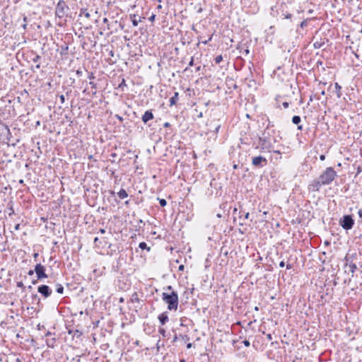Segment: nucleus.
<instances>
[{
  "instance_id": "obj_1",
  "label": "nucleus",
  "mask_w": 362,
  "mask_h": 362,
  "mask_svg": "<svg viewBox=\"0 0 362 362\" xmlns=\"http://www.w3.org/2000/svg\"><path fill=\"white\" fill-rule=\"evenodd\" d=\"M168 290L171 291L170 293H163L162 299L168 305V309L170 310H176L178 305V295L176 291L172 290V286H168Z\"/></svg>"
},
{
  "instance_id": "obj_2",
  "label": "nucleus",
  "mask_w": 362,
  "mask_h": 362,
  "mask_svg": "<svg viewBox=\"0 0 362 362\" xmlns=\"http://www.w3.org/2000/svg\"><path fill=\"white\" fill-rule=\"evenodd\" d=\"M337 176V172L332 167L327 168L318 177L320 179V182L324 185H330L332 181Z\"/></svg>"
},
{
  "instance_id": "obj_3",
  "label": "nucleus",
  "mask_w": 362,
  "mask_h": 362,
  "mask_svg": "<svg viewBox=\"0 0 362 362\" xmlns=\"http://www.w3.org/2000/svg\"><path fill=\"white\" fill-rule=\"evenodd\" d=\"M69 11V6L66 5L64 0H59L57 4L55 9V15L59 18H63L66 16V13Z\"/></svg>"
},
{
  "instance_id": "obj_4",
  "label": "nucleus",
  "mask_w": 362,
  "mask_h": 362,
  "mask_svg": "<svg viewBox=\"0 0 362 362\" xmlns=\"http://www.w3.org/2000/svg\"><path fill=\"white\" fill-rule=\"evenodd\" d=\"M339 225L346 230H351L354 225L351 215H344L339 220Z\"/></svg>"
},
{
  "instance_id": "obj_5",
  "label": "nucleus",
  "mask_w": 362,
  "mask_h": 362,
  "mask_svg": "<svg viewBox=\"0 0 362 362\" xmlns=\"http://www.w3.org/2000/svg\"><path fill=\"white\" fill-rule=\"evenodd\" d=\"M259 144L263 151L271 152L272 151V144L267 136H262L259 139Z\"/></svg>"
},
{
  "instance_id": "obj_6",
  "label": "nucleus",
  "mask_w": 362,
  "mask_h": 362,
  "mask_svg": "<svg viewBox=\"0 0 362 362\" xmlns=\"http://www.w3.org/2000/svg\"><path fill=\"white\" fill-rule=\"evenodd\" d=\"M324 185L320 182V179L318 177L317 179L313 180L308 187L309 192H319L321 187Z\"/></svg>"
},
{
  "instance_id": "obj_7",
  "label": "nucleus",
  "mask_w": 362,
  "mask_h": 362,
  "mask_svg": "<svg viewBox=\"0 0 362 362\" xmlns=\"http://www.w3.org/2000/svg\"><path fill=\"white\" fill-rule=\"evenodd\" d=\"M34 271L37 275V279L39 280L47 277V275L45 273V268L41 264H37L35 267Z\"/></svg>"
},
{
  "instance_id": "obj_8",
  "label": "nucleus",
  "mask_w": 362,
  "mask_h": 362,
  "mask_svg": "<svg viewBox=\"0 0 362 362\" xmlns=\"http://www.w3.org/2000/svg\"><path fill=\"white\" fill-rule=\"evenodd\" d=\"M252 163L256 167H263L267 164V160L261 156L252 158Z\"/></svg>"
},
{
  "instance_id": "obj_9",
  "label": "nucleus",
  "mask_w": 362,
  "mask_h": 362,
  "mask_svg": "<svg viewBox=\"0 0 362 362\" xmlns=\"http://www.w3.org/2000/svg\"><path fill=\"white\" fill-rule=\"evenodd\" d=\"M37 291L44 298L49 297L52 293V289L47 285H41V286H38Z\"/></svg>"
},
{
  "instance_id": "obj_10",
  "label": "nucleus",
  "mask_w": 362,
  "mask_h": 362,
  "mask_svg": "<svg viewBox=\"0 0 362 362\" xmlns=\"http://www.w3.org/2000/svg\"><path fill=\"white\" fill-rule=\"evenodd\" d=\"M153 119V114L152 112V110L146 111L142 116V121L145 124Z\"/></svg>"
},
{
  "instance_id": "obj_11",
  "label": "nucleus",
  "mask_w": 362,
  "mask_h": 362,
  "mask_svg": "<svg viewBox=\"0 0 362 362\" xmlns=\"http://www.w3.org/2000/svg\"><path fill=\"white\" fill-rule=\"evenodd\" d=\"M158 320L162 325H164L169 320L168 313L164 312L158 315Z\"/></svg>"
},
{
  "instance_id": "obj_12",
  "label": "nucleus",
  "mask_w": 362,
  "mask_h": 362,
  "mask_svg": "<svg viewBox=\"0 0 362 362\" xmlns=\"http://www.w3.org/2000/svg\"><path fill=\"white\" fill-rule=\"evenodd\" d=\"M179 93L177 92L174 93V95L170 98V106H173L177 103L178 100Z\"/></svg>"
},
{
  "instance_id": "obj_13",
  "label": "nucleus",
  "mask_w": 362,
  "mask_h": 362,
  "mask_svg": "<svg viewBox=\"0 0 362 362\" xmlns=\"http://www.w3.org/2000/svg\"><path fill=\"white\" fill-rule=\"evenodd\" d=\"M117 196L119 197V199H125V198H127L128 197V194H127V191L124 189H121L117 192Z\"/></svg>"
},
{
  "instance_id": "obj_14",
  "label": "nucleus",
  "mask_w": 362,
  "mask_h": 362,
  "mask_svg": "<svg viewBox=\"0 0 362 362\" xmlns=\"http://www.w3.org/2000/svg\"><path fill=\"white\" fill-rule=\"evenodd\" d=\"M334 88H335V92H336V95H337V98H340L342 95L341 92V86L338 83H335Z\"/></svg>"
},
{
  "instance_id": "obj_15",
  "label": "nucleus",
  "mask_w": 362,
  "mask_h": 362,
  "mask_svg": "<svg viewBox=\"0 0 362 362\" xmlns=\"http://www.w3.org/2000/svg\"><path fill=\"white\" fill-rule=\"evenodd\" d=\"M55 343H56V339L54 337L51 338V339H47L46 340V344H47V346L50 347V348H54L55 346Z\"/></svg>"
},
{
  "instance_id": "obj_16",
  "label": "nucleus",
  "mask_w": 362,
  "mask_h": 362,
  "mask_svg": "<svg viewBox=\"0 0 362 362\" xmlns=\"http://www.w3.org/2000/svg\"><path fill=\"white\" fill-rule=\"evenodd\" d=\"M136 16H137L135 15V14H134L132 16H131V18H132V25L134 27H136L138 25L139 22L141 21V18L139 17V19H137Z\"/></svg>"
},
{
  "instance_id": "obj_17",
  "label": "nucleus",
  "mask_w": 362,
  "mask_h": 362,
  "mask_svg": "<svg viewBox=\"0 0 362 362\" xmlns=\"http://www.w3.org/2000/svg\"><path fill=\"white\" fill-rule=\"evenodd\" d=\"M130 300L132 303H140V299H139V296L136 292H134L132 295Z\"/></svg>"
},
{
  "instance_id": "obj_18",
  "label": "nucleus",
  "mask_w": 362,
  "mask_h": 362,
  "mask_svg": "<svg viewBox=\"0 0 362 362\" xmlns=\"http://www.w3.org/2000/svg\"><path fill=\"white\" fill-rule=\"evenodd\" d=\"M80 16H84L86 18H89L90 15L88 11L87 8H81L80 11Z\"/></svg>"
},
{
  "instance_id": "obj_19",
  "label": "nucleus",
  "mask_w": 362,
  "mask_h": 362,
  "mask_svg": "<svg viewBox=\"0 0 362 362\" xmlns=\"http://www.w3.org/2000/svg\"><path fill=\"white\" fill-rule=\"evenodd\" d=\"M139 247L141 250H147L148 251H150L151 248L147 246V244L145 242H141L139 245Z\"/></svg>"
},
{
  "instance_id": "obj_20",
  "label": "nucleus",
  "mask_w": 362,
  "mask_h": 362,
  "mask_svg": "<svg viewBox=\"0 0 362 362\" xmlns=\"http://www.w3.org/2000/svg\"><path fill=\"white\" fill-rule=\"evenodd\" d=\"M301 121V118L300 116L295 115L292 118V122L295 124H298Z\"/></svg>"
},
{
  "instance_id": "obj_21",
  "label": "nucleus",
  "mask_w": 362,
  "mask_h": 362,
  "mask_svg": "<svg viewBox=\"0 0 362 362\" xmlns=\"http://www.w3.org/2000/svg\"><path fill=\"white\" fill-rule=\"evenodd\" d=\"M56 291H57L58 293L62 294V293H63V292H64V287L62 286V285H61V284H57V285Z\"/></svg>"
},
{
  "instance_id": "obj_22",
  "label": "nucleus",
  "mask_w": 362,
  "mask_h": 362,
  "mask_svg": "<svg viewBox=\"0 0 362 362\" xmlns=\"http://www.w3.org/2000/svg\"><path fill=\"white\" fill-rule=\"evenodd\" d=\"M350 272L353 274L357 269V267L355 264L351 263L349 265Z\"/></svg>"
},
{
  "instance_id": "obj_23",
  "label": "nucleus",
  "mask_w": 362,
  "mask_h": 362,
  "mask_svg": "<svg viewBox=\"0 0 362 362\" xmlns=\"http://www.w3.org/2000/svg\"><path fill=\"white\" fill-rule=\"evenodd\" d=\"M222 60H223L222 55H218L214 59L216 64H219Z\"/></svg>"
},
{
  "instance_id": "obj_24",
  "label": "nucleus",
  "mask_w": 362,
  "mask_h": 362,
  "mask_svg": "<svg viewBox=\"0 0 362 362\" xmlns=\"http://www.w3.org/2000/svg\"><path fill=\"white\" fill-rule=\"evenodd\" d=\"M240 53L246 56L250 53V49L248 47H247L245 49H243L242 50L240 51Z\"/></svg>"
},
{
  "instance_id": "obj_25",
  "label": "nucleus",
  "mask_w": 362,
  "mask_h": 362,
  "mask_svg": "<svg viewBox=\"0 0 362 362\" xmlns=\"http://www.w3.org/2000/svg\"><path fill=\"white\" fill-rule=\"evenodd\" d=\"M159 204L161 206H165L167 204V202L165 199H158Z\"/></svg>"
},
{
  "instance_id": "obj_26",
  "label": "nucleus",
  "mask_w": 362,
  "mask_h": 362,
  "mask_svg": "<svg viewBox=\"0 0 362 362\" xmlns=\"http://www.w3.org/2000/svg\"><path fill=\"white\" fill-rule=\"evenodd\" d=\"M158 332H159L160 334H161L163 337H165L166 331L164 328L160 327L158 329Z\"/></svg>"
},
{
  "instance_id": "obj_27",
  "label": "nucleus",
  "mask_w": 362,
  "mask_h": 362,
  "mask_svg": "<svg viewBox=\"0 0 362 362\" xmlns=\"http://www.w3.org/2000/svg\"><path fill=\"white\" fill-rule=\"evenodd\" d=\"M17 286H18V288H22L23 290H24V289H25V286H24V284H23V283L22 281H18V282H17Z\"/></svg>"
},
{
  "instance_id": "obj_28",
  "label": "nucleus",
  "mask_w": 362,
  "mask_h": 362,
  "mask_svg": "<svg viewBox=\"0 0 362 362\" xmlns=\"http://www.w3.org/2000/svg\"><path fill=\"white\" fill-rule=\"evenodd\" d=\"M307 25H308L307 20H304L303 21L301 22L300 26V28H303L304 27L307 26Z\"/></svg>"
},
{
  "instance_id": "obj_29",
  "label": "nucleus",
  "mask_w": 362,
  "mask_h": 362,
  "mask_svg": "<svg viewBox=\"0 0 362 362\" xmlns=\"http://www.w3.org/2000/svg\"><path fill=\"white\" fill-rule=\"evenodd\" d=\"M59 98L61 103L64 104V102H65V97H64V95H59Z\"/></svg>"
},
{
  "instance_id": "obj_30",
  "label": "nucleus",
  "mask_w": 362,
  "mask_h": 362,
  "mask_svg": "<svg viewBox=\"0 0 362 362\" xmlns=\"http://www.w3.org/2000/svg\"><path fill=\"white\" fill-rule=\"evenodd\" d=\"M282 106H283V107H284V109H286V108H288V107H289V103H288V102H284V103H282Z\"/></svg>"
},
{
  "instance_id": "obj_31",
  "label": "nucleus",
  "mask_w": 362,
  "mask_h": 362,
  "mask_svg": "<svg viewBox=\"0 0 362 362\" xmlns=\"http://www.w3.org/2000/svg\"><path fill=\"white\" fill-rule=\"evenodd\" d=\"M123 86H127L126 85V83H125V80L124 78H122V82L120 83V84L119 85V88H122Z\"/></svg>"
},
{
  "instance_id": "obj_32",
  "label": "nucleus",
  "mask_w": 362,
  "mask_h": 362,
  "mask_svg": "<svg viewBox=\"0 0 362 362\" xmlns=\"http://www.w3.org/2000/svg\"><path fill=\"white\" fill-rule=\"evenodd\" d=\"M40 59V57L39 55H36L33 59V62H38V60Z\"/></svg>"
},
{
  "instance_id": "obj_33",
  "label": "nucleus",
  "mask_w": 362,
  "mask_h": 362,
  "mask_svg": "<svg viewBox=\"0 0 362 362\" xmlns=\"http://www.w3.org/2000/svg\"><path fill=\"white\" fill-rule=\"evenodd\" d=\"M243 344L247 347L250 346V341L248 340H246V339L243 341Z\"/></svg>"
},
{
  "instance_id": "obj_34",
  "label": "nucleus",
  "mask_w": 362,
  "mask_h": 362,
  "mask_svg": "<svg viewBox=\"0 0 362 362\" xmlns=\"http://www.w3.org/2000/svg\"><path fill=\"white\" fill-rule=\"evenodd\" d=\"M155 18H156V15L155 14H153L150 16V18H148V20L151 21V22H153L154 20H155Z\"/></svg>"
},
{
  "instance_id": "obj_35",
  "label": "nucleus",
  "mask_w": 362,
  "mask_h": 362,
  "mask_svg": "<svg viewBox=\"0 0 362 362\" xmlns=\"http://www.w3.org/2000/svg\"><path fill=\"white\" fill-rule=\"evenodd\" d=\"M220 127H221V125H220V124H217V125L216 126V127H215V131H214V132H215L216 133H218V130H219Z\"/></svg>"
},
{
  "instance_id": "obj_36",
  "label": "nucleus",
  "mask_w": 362,
  "mask_h": 362,
  "mask_svg": "<svg viewBox=\"0 0 362 362\" xmlns=\"http://www.w3.org/2000/svg\"><path fill=\"white\" fill-rule=\"evenodd\" d=\"M194 65V58L192 57L190 62H189V66H192Z\"/></svg>"
},
{
  "instance_id": "obj_37",
  "label": "nucleus",
  "mask_w": 362,
  "mask_h": 362,
  "mask_svg": "<svg viewBox=\"0 0 362 362\" xmlns=\"http://www.w3.org/2000/svg\"><path fill=\"white\" fill-rule=\"evenodd\" d=\"M89 84L91 86L92 88H96V83H95L94 82L90 81Z\"/></svg>"
},
{
  "instance_id": "obj_38",
  "label": "nucleus",
  "mask_w": 362,
  "mask_h": 362,
  "mask_svg": "<svg viewBox=\"0 0 362 362\" xmlns=\"http://www.w3.org/2000/svg\"><path fill=\"white\" fill-rule=\"evenodd\" d=\"M267 339H268V340H269V341H270V340H272V334H267Z\"/></svg>"
},
{
  "instance_id": "obj_39",
  "label": "nucleus",
  "mask_w": 362,
  "mask_h": 362,
  "mask_svg": "<svg viewBox=\"0 0 362 362\" xmlns=\"http://www.w3.org/2000/svg\"><path fill=\"white\" fill-rule=\"evenodd\" d=\"M20 227H21V226H20V224H19V223H18V224H16V225L15 226L14 229H15L16 230H18L20 229Z\"/></svg>"
},
{
  "instance_id": "obj_40",
  "label": "nucleus",
  "mask_w": 362,
  "mask_h": 362,
  "mask_svg": "<svg viewBox=\"0 0 362 362\" xmlns=\"http://www.w3.org/2000/svg\"><path fill=\"white\" fill-rule=\"evenodd\" d=\"M184 268H185V266H184L183 264H181V265H180V266H179L178 269H179L180 271H183V270H184Z\"/></svg>"
},
{
  "instance_id": "obj_41",
  "label": "nucleus",
  "mask_w": 362,
  "mask_h": 362,
  "mask_svg": "<svg viewBox=\"0 0 362 362\" xmlns=\"http://www.w3.org/2000/svg\"><path fill=\"white\" fill-rule=\"evenodd\" d=\"M358 214L360 218H362V209L358 210Z\"/></svg>"
},
{
  "instance_id": "obj_42",
  "label": "nucleus",
  "mask_w": 362,
  "mask_h": 362,
  "mask_svg": "<svg viewBox=\"0 0 362 362\" xmlns=\"http://www.w3.org/2000/svg\"><path fill=\"white\" fill-rule=\"evenodd\" d=\"M249 216H250V213L249 212H246L245 214H244V217L245 218L247 219L249 218Z\"/></svg>"
},
{
  "instance_id": "obj_43",
  "label": "nucleus",
  "mask_w": 362,
  "mask_h": 362,
  "mask_svg": "<svg viewBox=\"0 0 362 362\" xmlns=\"http://www.w3.org/2000/svg\"><path fill=\"white\" fill-rule=\"evenodd\" d=\"M170 126V124L169 122H165L163 124L164 127H169Z\"/></svg>"
},
{
  "instance_id": "obj_44",
  "label": "nucleus",
  "mask_w": 362,
  "mask_h": 362,
  "mask_svg": "<svg viewBox=\"0 0 362 362\" xmlns=\"http://www.w3.org/2000/svg\"><path fill=\"white\" fill-rule=\"evenodd\" d=\"M34 272H35V271H33V270H30V271L28 272V274L29 276H33V274H34Z\"/></svg>"
},
{
  "instance_id": "obj_45",
  "label": "nucleus",
  "mask_w": 362,
  "mask_h": 362,
  "mask_svg": "<svg viewBox=\"0 0 362 362\" xmlns=\"http://www.w3.org/2000/svg\"><path fill=\"white\" fill-rule=\"evenodd\" d=\"M279 266L281 267H284L285 266V262L284 261H281L280 263H279Z\"/></svg>"
},
{
  "instance_id": "obj_46",
  "label": "nucleus",
  "mask_w": 362,
  "mask_h": 362,
  "mask_svg": "<svg viewBox=\"0 0 362 362\" xmlns=\"http://www.w3.org/2000/svg\"><path fill=\"white\" fill-rule=\"evenodd\" d=\"M99 232L101 233V234H104L105 233V230L104 228H100Z\"/></svg>"
},
{
  "instance_id": "obj_47",
  "label": "nucleus",
  "mask_w": 362,
  "mask_h": 362,
  "mask_svg": "<svg viewBox=\"0 0 362 362\" xmlns=\"http://www.w3.org/2000/svg\"><path fill=\"white\" fill-rule=\"evenodd\" d=\"M5 129L7 130L8 134L11 135L10 129L8 126L5 125Z\"/></svg>"
},
{
  "instance_id": "obj_48",
  "label": "nucleus",
  "mask_w": 362,
  "mask_h": 362,
  "mask_svg": "<svg viewBox=\"0 0 362 362\" xmlns=\"http://www.w3.org/2000/svg\"><path fill=\"white\" fill-rule=\"evenodd\" d=\"M320 159L321 160H324L325 159V155H321V156H320Z\"/></svg>"
},
{
  "instance_id": "obj_49",
  "label": "nucleus",
  "mask_w": 362,
  "mask_h": 362,
  "mask_svg": "<svg viewBox=\"0 0 362 362\" xmlns=\"http://www.w3.org/2000/svg\"><path fill=\"white\" fill-rule=\"evenodd\" d=\"M291 268H292L291 264H286V269H291Z\"/></svg>"
},
{
  "instance_id": "obj_50",
  "label": "nucleus",
  "mask_w": 362,
  "mask_h": 362,
  "mask_svg": "<svg viewBox=\"0 0 362 362\" xmlns=\"http://www.w3.org/2000/svg\"><path fill=\"white\" fill-rule=\"evenodd\" d=\"M192 343H188V344H187V349H190V348L192 347Z\"/></svg>"
},
{
  "instance_id": "obj_51",
  "label": "nucleus",
  "mask_w": 362,
  "mask_h": 362,
  "mask_svg": "<svg viewBox=\"0 0 362 362\" xmlns=\"http://www.w3.org/2000/svg\"><path fill=\"white\" fill-rule=\"evenodd\" d=\"M103 21L104 23H107L108 22V20H107V18H104Z\"/></svg>"
},
{
  "instance_id": "obj_52",
  "label": "nucleus",
  "mask_w": 362,
  "mask_h": 362,
  "mask_svg": "<svg viewBox=\"0 0 362 362\" xmlns=\"http://www.w3.org/2000/svg\"><path fill=\"white\" fill-rule=\"evenodd\" d=\"M50 335H52V333H51L49 331H48V332L45 334V336H46V337H48V336H50Z\"/></svg>"
},
{
  "instance_id": "obj_53",
  "label": "nucleus",
  "mask_w": 362,
  "mask_h": 362,
  "mask_svg": "<svg viewBox=\"0 0 362 362\" xmlns=\"http://www.w3.org/2000/svg\"><path fill=\"white\" fill-rule=\"evenodd\" d=\"M99 241V238L98 237L95 238H94V243H96L97 242Z\"/></svg>"
},
{
  "instance_id": "obj_54",
  "label": "nucleus",
  "mask_w": 362,
  "mask_h": 362,
  "mask_svg": "<svg viewBox=\"0 0 362 362\" xmlns=\"http://www.w3.org/2000/svg\"><path fill=\"white\" fill-rule=\"evenodd\" d=\"M117 156V154L115 153H111V157L115 158Z\"/></svg>"
},
{
  "instance_id": "obj_55",
  "label": "nucleus",
  "mask_w": 362,
  "mask_h": 362,
  "mask_svg": "<svg viewBox=\"0 0 362 362\" xmlns=\"http://www.w3.org/2000/svg\"><path fill=\"white\" fill-rule=\"evenodd\" d=\"M286 18H291V14L288 13L286 16Z\"/></svg>"
},
{
  "instance_id": "obj_56",
  "label": "nucleus",
  "mask_w": 362,
  "mask_h": 362,
  "mask_svg": "<svg viewBox=\"0 0 362 362\" xmlns=\"http://www.w3.org/2000/svg\"><path fill=\"white\" fill-rule=\"evenodd\" d=\"M298 130H302V129H303V127H302V125H298Z\"/></svg>"
},
{
  "instance_id": "obj_57",
  "label": "nucleus",
  "mask_w": 362,
  "mask_h": 362,
  "mask_svg": "<svg viewBox=\"0 0 362 362\" xmlns=\"http://www.w3.org/2000/svg\"><path fill=\"white\" fill-rule=\"evenodd\" d=\"M272 151H273L275 153L281 154V152L279 151H273L272 150Z\"/></svg>"
},
{
  "instance_id": "obj_58",
  "label": "nucleus",
  "mask_w": 362,
  "mask_h": 362,
  "mask_svg": "<svg viewBox=\"0 0 362 362\" xmlns=\"http://www.w3.org/2000/svg\"><path fill=\"white\" fill-rule=\"evenodd\" d=\"M88 78H89L90 79H91V78H94V76H93V74H90L89 75Z\"/></svg>"
},
{
  "instance_id": "obj_59",
  "label": "nucleus",
  "mask_w": 362,
  "mask_h": 362,
  "mask_svg": "<svg viewBox=\"0 0 362 362\" xmlns=\"http://www.w3.org/2000/svg\"><path fill=\"white\" fill-rule=\"evenodd\" d=\"M37 256H38V253H35V254L33 255V257H34L35 258H36Z\"/></svg>"
},
{
  "instance_id": "obj_60",
  "label": "nucleus",
  "mask_w": 362,
  "mask_h": 362,
  "mask_svg": "<svg viewBox=\"0 0 362 362\" xmlns=\"http://www.w3.org/2000/svg\"><path fill=\"white\" fill-rule=\"evenodd\" d=\"M198 117H202V112H200V113L198 115Z\"/></svg>"
},
{
  "instance_id": "obj_61",
  "label": "nucleus",
  "mask_w": 362,
  "mask_h": 362,
  "mask_svg": "<svg viewBox=\"0 0 362 362\" xmlns=\"http://www.w3.org/2000/svg\"><path fill=\"white\" fill-rule=\"evenodd\" d=\"M33 284H37V281L36 280H33V282H32Z\"/></svg>"
},
{
  "instance_id": "obj_62",
  "label": "nucleus",
  "mask_w": 362,
  "mask_h": 362,
  "mask_svg": "<svg viewBox=\"0 0 362 362\" xmlns=\"http://www.w3.org/2000/svg\"><path fill=\"white\" fill-rule=\"evenodd\" d=\"M180 362H186V361H185V359H183V358H182V359H180Z\"/></svg>"
},
{
  "instance_id": "obj_63",
  "label": "nucleus",
  "mask_w": 362,
  "mask_h": 362,
  "mask_svg": "<svg viewBox=\"0 0 362 362\" xmlns=\"http://www.w3.org/2000/svg\"><path fill=\"white\" fill-rule=\"evenodd\" d=\"M126 205H128L129 204V201H126L124 203Z\"/></svg>"
},
{
  "instance_id": "obj_64",
  "label": "nucleus",
  "mask_w": 362,
  "mask_h": 362,
  "mask_svg": "<svg viewBox=\"0 0 362 362\" xmlns=\"http://www.w3.org/2000/svg\"><path fill=\"white\" fill-rule=\"evenodd\" d=\"M19 183L23 184V180H19Z\"/></svg>"
}]
</instances>
